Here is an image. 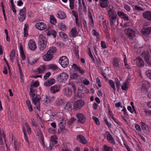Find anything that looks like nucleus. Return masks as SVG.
I'll return each instance as SVG.
<instances>
[{
  "instance_id": "f8f14e48",
  "label": "nucleus",
  "mask_w": 151,
  "mask_h": 151,
  "mask_svg": "<svg viewBox=\"0 0 151 151\" xmlns=\"http://www.w3.org/2000/svg\"><path fill=\"white\" fill-rule=\"evenodd\" d=\"M64 94L67 97H70L72 95V91L71 89L67 87L65 88L63 90Z\"/></svg>"
},
{
  "instance_id": "4d7b16f0",
  "label": "nucleus",
  "mask_w": 151,
  "mask_h": 151,
  "mask_svg": "<svg viewBox=\"0 0 151 151\" xmlns=\"http://www.w3.org/2000/svg\"><path fill=\"white\" fill-rule=\"evenodd\" d=\"M104 121L105 122V123L108 126V127H109V128L111 127V124L109 123L107 121V120L106 118V117H104Z\"/></svg>"
},
{
  "instance_id": "72a5a7b5",
  "label": "nucleus",
  "mask_w": 151,
  "mask_h": 151,
  "mask_svg": "<svg viewBox=\"0 0 151 151\" xmlns=\"http://www.w3.org/2000/svg\"><path fill=\"white\" fill-rule=\"evenodd\" d=\"M29 95L31 97L33 98L35 96V90L32 88H30V89Z\"/></svg>"
},
{
  "instance_id": "09e8293b",
  "label": "nucleus",
  "mask_w": 151,
  "mask_h": 151,
  "mask_svg": "<svg viewBox=\"0 0 151 151\" xmlns=\"http://www.w3.org/2000/svg\"><path fill=\"white\" fill-rule=\"evenodd\" d=\"M115 80L116 81V88L118 90H119V86H120L119 81L118 78H116Z\"/></svg>"
},
{
  "instance_id": "473e14b6",
  "label": "nucleus",
  "mask_w": 151,
  "mask_h": 151,
  "mask_svg": "<svg viewBox=\"0 0 151 151\" xmlns=\"http://www.w3.org/2000/svg\"><path fill=\"white\" fill-rule=\"evenodd\" d=\"M109 83L110 86H111V88L113 89V91L115 92L116 90V88L115 87L114 83L113 81L111 80H109Z\"/></svg>"
},
{
  "instance_id": "680f3d73",
  "label": "nucleus",
  "mask_w": 151,
  "mask_h": 151,
  "mask_svg": "<svg viewBox=\"0 0 151 151\" xmlns=\"http://www.w3.org/2000/svg\"><path fill=\"white\" fill-rule=\"evenodd\" d=\"M51 75V73L50 72L47 73L44 76V79L45 80H46Z\"/></svg>"
},
{
  "instance_id": "4be33fe9",
  "label": "nucleus",
  "mask_w": 151,
  "mask_h": 151,
  "mask_svg": "<svg viewBox=\"0 0 151 151\" xmlns=\"http://www.w3.org/2000/svg\"><path fill=\"white\" fill-rule=\"evenodd\" d=\"M46 100L45 101V104L50 103L54 101L55 97L54 96H46Z\"/></svg>"
},
{
  "instance_id": "69168bd1",
  "label": "nucleus",
  "mask_w": 151,
  "mask_h": 151,
  "mask_svg": "<svg viewBox=\"0 0 151 151\" xmlns=\"http://www.w3.org/2000/svg\"><path fill=\"white\" fill-rule=\"evenodd\" d=\"M74 52L76 58H78L79 57L78 49L77 48H76Z\"/></svg>"
},
{
  "instance_id": "603ef678",
  "label": "nucleus",
  "mask_w": 151,
  "mask_h": 151,
  "mask_svg": "<svg viewBox=\"0 0 151 151\" xmlns=\"http://www.w3.org/2000/svg\"><path fill=\"white\" fill-rule=\"evenodd\" d=\"M124 14L123 12L121 11H118L117 12L118 15L121 18L124 16Z\"/></svg>"
},
{
  "instance_id": "6e6d98bb",
  "label": "nucleus",
  "mask_w": 151,
  "mask_h": 151,
  "mask_svg": "<svg viewBox=\"0 0 151 151\" xmlns=\"http://www.w3.org/2000/svg\"><path fill=\"white\" fill-rule=\"evenodd\" d=\"M127 85L123 84V85L122 86V89L123 90L127 91L128 90V87Z\"/></svg>"
},
{
  "instance_id": "20e7f679",
  "label": "nucleus",
  "mask_w": 151,
  "mask_h": 151,
  "mask_svg": "<svg viewBox=\"0 0 151 151\" xmlns=\"http://www.w3.org/2000/svg\"><path fill=\"white\" fill-rule=\"evenodd\" d=\"M59 63L64 68L67 67L69 64V60L65 56L61 57L59 60Z\"/></svg>"
},
{
  "instance_id": "aec40b11",
  "label": "nucleus",
  "mask_w": 151,
  "mask_h": 151,
  "mask_svg": "<svg viewBox=\"0 0 151 151\" xmlns=\"http://www.w3.org/2000/svg\"><path fill=\"white\" fill-rule=\"evenodd\" d=\"M78 32L75 28H73L70 32V36L75 37L78 36Z\"/></svg>"
},
{
  "instance_id": "37998d69",
  "label": "nucleus",
  "mask_w": 151,
  "mask_h": 151,
  "mask_svg": "<svg viewBox=\"0 0 151 151\" xmlns=\"http://www.w3.org/2000/svg\"><path fill=\"white\" fill-rule=\"evenodd\" d=\"M145 74L149 78L151 79V70L146 71Z\"/></svg>"
},
{
  "instance_id": "ddd939ff",
  "label": "nucleus",
  "mask_w": 151,
  "mask_h": 151,
  "mask_svg": "<svg viewBox=\"0 0 151 151\" xmlns=\"http://www.w3.org/2000/svg\"><path fill=\"white\" fill-rule=\"evenodd\" d=\"M60 85L59 84L55 85L52 86L50 88L51 92L52 93H55L58 92L60 88Z\"/></svg>"
},
{
  "instance_id": "79ce46f5",
  "label": "nucleus",
  "mask_w": 151,
  "mask_h": 151,
  "mask_svg": "<svg viewBox=\"0 0 151 151\" xmlns=\"http://www.w3.org/2000/svg\"><path fill=\"white\" fill-rule=\"evenodd\" d=\"M70 1V7L71 10L74 9V7L73 5L74 4V0H69Z\"/></svg>"
},
{
  "instance_id": "7ed1b4c3",
  "label": "nucleus",
  "mask_w": 151,
  "mask_h": 151,
  "mask_svg": "<svg viewBox=\"0 0 151 151\" xmlns=\"http://www.w3.org/2000/svg\"><path fill=\"white\" fill-rule=\"evenodd\" d=\"M85 104V103L83 101L79 99L74 102L73 109L76 111L79 110L82 108Z\"/></svg>"
},
{
  "instance_id": "0eeeda50",
  "label": "nucleus",
  "mask_w": 151,
  "mask_h": 151,
  "mask_svg": "<svg viewBox=\"0 0 151 151\" xmlns=\"http://www.w3.org/2000/svg\"><path fill=\"white\" fill-rule=\"evenodd\" d=\"M68 77V74L65 72H63L60 74L57 77V78L59 81L63 82V81L66 80Z\"/></svg>"
},
{
  "instance_id": "774afa93",
  "label": "nucleus",
  "mask_w": 151,
  "mask_h": 151,
  "mask_svg": "<svg viewBox=\"0 0 151 151\" xmlns=\"http://www.w3.org/2000/svg\"><path fill=\"white\" fill-rule=\"evenodd\" d=\"M63 103V101L61 99H59L56 101V104L58 105L62 104Z\"/></svg>"
},
{
  "instance_id": "bf43d9fd",
  "label": "nucleus",
  "mask_w": 151,
  "mask_h": 151,
  "mask_svg": "<svg viewBox=\"0 0 151 151\" xmlns=\"http://www.w3.org/2000/svg\"><path fill=\"white\" fill-rule=\"evenodd\" d=\"M73 15L75 17V19L78 18V14L77 12L74 11L73 10L72 12Z\"/></svg>"
},
{
  "instance_id": "cd10ccee",
  "label": "nucleus",
  "mask_w": 151,
  "mask_h": 151,
  "mask_svg": "<svg viewBox=\"0 0 151 151\" xmlns=\"http://www.w3.org/2000/svg\"><path fill=\"white\" fill-rule=\"evenodd\" d=\"M72 104L70 102H68L66 104L65 109L68 111H71L72 109Z\"/></svg>"
},
{
  "instance_id": "5fc2aeb1",
  "label": "nucleus",
  "mask_w": 151,
  "mask_h": 151,
  "mask_svg": "<svg viewBox=\"0 0 151 151\" xmlns=\"http://www.w3.org/2000/svg\"><path fill=\"white\" fill-rule=\"evenodd\" d=\"M134 9L135 10L139 11H143L144 10V9L137 5H136L134 6Z\"/></svg>"
},
{
  "instance_id": "5701e85b",
  "label": "nucleus",
  "mask_w": 151,
  "mask_h": 151,
  "mask_svg": "<svg viewBox=\"0 0 151 151\" xmlns=\"http://www.w3.org/2000/svg\"><path fill=\"white\" fill-rule=\"evenodd\" d=\"M107 138L109 141H111V143L114 145L115 144V142L114 138L113 137L111 134L109 133L107 134Z\"/></svg>"
},
{
  "instance_id": "58836bf2",
  "label": "nucleus",
  "mask_w": 151,
  "mask_h": 151,
  "mask_svg": "<svg viewBox=\"0 0 151 151\" xmlns=\"http://www.w3.org/2000/svg\"><path fill=\"white\" fill-rule=\"evenodd\" d=\"M51 141L52 142H54L55 144H56L58 143L57 141V138L56 136H52L51 137Z\"/></svg>"
},
{
  "instance_id": "4c0bfd02",
  "label": "nucleus",
  "mask_w": 151,
  "mask_h": 151,
  "mask_svg": "<svg viewBox=\"0 0 151 151\" xmlns=\"http://www.w3.org/2000/svg\"><path fill=\"white\" fill-rule=\"evenodd\" d=\"M50 22L53 24L56 23V20L53 16H50Z\"/></svg>"
},
{
  "instance_id": "13d9d810",
  "label": "nucleus",
  "mask_w": 151,
  "mask_h": 151,
  "mask_svg": "<svg viewBox=\"0 0 151 151\" xmlns=\"http://www.w3.org/2000/svg\"><path fill=\"white\" fill-rule=\"evenodd\" d=\"M44 85L46 86H50L51 85L50 82L48 80L46 81L44 83Z\"/></svg>"
},
{
  "instance_id": "c03bdc74",
  "label": "nucleus",
  "mask_w": 151,
  "mask_h": 151,
  "mask_svg": "<svg viewBox=\"0 0 151 151\" xmlns=\"http://www.w3.org/2000/svg\"><path fill=\"white\" fill-rule=\"evenodd\" d=\"M49 67L50 69H52L53 70H56L58 69V67L56 65L54 64L50 65Z\"/></svg>"
},
{
  "instance_id": "b1692460",
  "label": "nucleus",
  "mask_w": 151,
  "mask_h": 151,
  "mask_svg": "<svg viewBox=\"0 0 151 151\" xmlns=\"http://www.w3.org/2000/svg\"><path fill=\"white\" fill-rule=\"evenodd\" d=\"M40 97L39 95H36L35 97L32 98V101L33 103L35 104H36L37 103H39V101L40 100Z\"/></svg>"
},
{
  "instance_id": "0e129e2a",
  "label": "nucleus",
  "mask_w": 151,
  "mask_h": 151,
  "mask_svg": "<svg viewBox=\"0 0 151 151\" xmlns=\"http://www.w3.org/2000/svg\"><path fill=\"white\" fill-rule=\"evenodd\" d=\"M26 17L23 16H20L18 18L19 20L21 22H23L26 18Z\"/></svg>"
},
{
  "instance_id": "9b49d317",
  "label": "nucleus",
  "mask_w": 151,
  "mask_h": 151,
  "mask_svg": "<svg viewBox=\"0 0 151 151\" xmlns=\"http://www.w3.org/2000/svg\"><path fill=\"white\" fill-rule=\"evenodd\" d=\"M109 2L108 0H99V4L103 8H106L108 6Z\"/></svg>"
},
{
  "instance_id": "6e6552de",
  "label": "nucleus",
  "mask_w": 151,
  "mask_h": 151,
  "mask_svg": "<svg viewBox=\"0 0 151 151\" xmlns=\"http://www.w3.org/2000/svg\"><path fill=\"white\" fill-rule=\"evenodd\" d=\"M76 117L78 119L77 121L78 122H79L83 124L85 122L86 118L83 114L78 113L76 114Z\"/></svg>"
},
{
  "instance_id": "f704fd0d",
  "label": "nucleus",
  "mask_w": 151,
  "mask_h": 151,
  "mask_svg": "<svg viewBox=\"0 0 151 151\" xmlns=\"http://www.w3.org/2000/svg\"><path fill=\"white\" fill-rule=\"evenodd\" d=\"M20 146V143L14 141V148L15 150H19Z\"/></svg>"
},
{
  "instance_id": "39448f33",
  "label": "nucleus",
  "mask_w": 151,
  "mask_h": 151,
  "mask_svg": "<svg viewBox=\"0 0 151 151\" xmlns=\"http://www.w3.org/2000/svg\"><path fill=\"white\" fill-rule=\"evenodd\" d=\"M124 32L128 37L130 39H132L135 36V32L134 30L130 28H126L124 29Z\"/></svg>"
},
{
  "instance_id": "a19ab883",
  "label": "nucleus",
  "mask_w": 151,
  "mask_h": 151,
  "mask_svg": "<svg viewBox=\"0 0 151 151\" xmlns=\"http://www.w3.org/2000/svg\"><path fill=\"white\" fill-rule=\"evenodd\" d=\"M37 61V59H32L29 60V59H28V62L29 63L30 65H33L36 63Z\"/></svg>"
},
{
  "instance_id": "49530a36",
  "label": "nucleus",
  "mask_w": 151,
  "mask_h": 151,
  "mask_svg": "<svg viewBox=\"0 0 151 151\" xmlns=\"http://www.w3.org/2000/svg\"><path fill=\"white\" fill-rule=\"evenodd\" d=\"M12 9V10L13 12L14 13V14L16 15V10L15 9V6L14 5V4H11Z\"/></svg>"
},
{
  "instance_id": "ea45409f",
  "label": "nucleus",
  "mask_w": 151,
  "mask_h": 151,
  "mask_svg": "<svg viewBox=\"0 0 151 151\" xmlns=\"http://www.w3.org/2000/svg\"><path fill=\"white\" fill-rule=\"evenodd\" d=\"M103 151H113V149L111 147H109L105 145Z\"/></svg>"
},
{
  "instance_id": "f257e3e1",
  "label": "nucleus",
  "mask_w": 151,
  "mask_h": 151,
  "mask_svg": "<svg viewBox=\"0 0 151 151\" xmlns=\"http://www.w3.org/2000/svg\"><path fill=\"white\" fill-rule=\"evenodd\" d=\"M38 43L39 47L41 50H43L47 46L46 39L43 35H40L38 38Z\"/></svg>"
},
{
  "instance_id": "e433bc0d",
  "label": "nucleus",
  "mask_w": 151,
  "mask_h": 151,
  "mask_svg": "<svg viewBox=\"0 0 151 151\" xmlns=\"http://www.w3.org/2000/svg\"><path fill=\"white\" fill-rule=\"evenodd\" d=\"M76 119L74 117H72L67 122V124L69 125V126L71 125L73 122L76 120Z\"/></svg>"
},
{
  "instance_id": "dca6fc26",
  "label": "nucleus",
  "mask_w": 151,
  "mask_h": 151,
  "mask_svg": "<svg viewBox=\"0 0 151 151\" xmlns=\"http://www.w3.org/2000/svg\"><path fill=\"white\" fill-rule=\"evenodd\" d=\"M28 46L30 49L32 50H35L37 48V46L35 42L32 40H30L29 41Z\"/></svg>"
},
{
  "instance_id": "2f4dec72",
  "label": "nucleus",
  "mask_w": 151,
  "mask_h": 151,
  "mask_svg": "<svg viewBox=\"0 0 151 151\" xmlns=\"http://www.w3.org/2000/svg\"><path fill=\"white\" fill-rule=\"evenodd\" d=\"M26 10L25 7H24L20 10L19 14L20 16H23L26 17Z\"/></svg>"
},
{
  "instance_id": "de8ad7c7",
  "label": "nucleus",
  "mask_w": 151,
  "mask_h": 151,
  "mask_svg": "<svg viewBox=\"0 0 151 151\" xmlns=\"http://www.w3.org/2000/svg\"><path fill=\"white\" fill-rule=\"evenodd\" d=\"M10 57L13 58H15V51L14 49H13L10 54Z\"/></svg>"
},
{
  "instance_id": "6ab92c4d",
  "label": "nucleus",
  "mask_w": 151,
  "mask_h": 151,
  "mask_svg": "<svg viewBox=\"0 0 151 151\" xmlns=\"http://www.w3.org/2000/svg\"><path fill=\"white\" fill-rule=\"evenodd\" d=\"M57 35L56 31L54 30L50 29L49 30L47 33V35L49 36H50L53 38L56 37Z\"/></svg>"
},
{
  "instance_id": "423d86ee",
  "label": "nucleus",
  "mask_w": 151,
  "mask_h": 151,
  "mask_svg": "<svg viewBox=\"0 0 151 151\" xmlns=\"http://www.w3.org/2000/svg\"><path fill=\"white\" fill-rule=\"evenodd\" d=\"M142 55L144 58L146 62L148 65L151 64V61L150 60V58L149 52L148 51H144L142 53Z\"/></svg>"
},
{
  "instance_id": "8fccbe9b",
  "label": "nucleus",
  "mask_w": 151,
  "mask_h": 151,
  "mask_svg": "<svg viewBox=\"0 0 151 151\" xmlns=\"http://www.w3.org/2000/svg\"><path fill=\"white\" fill-rule=\"evenodd\" d=\"M93 119L94 120L96 124L97 125H99L100 124V122L99 120V119H98L97 118H96V117L94 116H93L92 117Z\"/></svg>"
},
{
  "instance_id": "052dcab7",
  "label": "nucleus",
  "mask_w": 151,
  "mask_h": 151,
  "mask_svg": "<svg viewBox=\"0 0 151 151\" xmlns=\"http://www.w3.org/2000/svg\"><path fill=\"white\" fill-rule=\"evenodd\" d=\"M123 16L121 18L123 19L124 21H127L129 20V17L125 13Z\"/></svg>"
},
{
  "instance_id": "c756f323",
  "label": "nucleus",
  "mask_w": 151,
  "mask_h": 151,
  "mask_svg": "<svg viewBox=\"0 0 151 151\" xmlns=\"http://www.w3.org/2000/svg\"><path fill=\"white\" fill-rule=\"evenodd\" d=\"M29 28L28 25L27 24H24V37H27L28 35V29Z\"/></svg>"
},
{
  "instance_id": "a878e982",
  "label": "nucleus",
  "mask_w": 151,
  "mask_h": 151,
  "mask_svg": "<svg viewBox=\"0 0 151 151\" xmlns=\"http://www.w3.org/2000/svg\"><path fill=\"white\" fill-rule=\"evenodd\" d=\"M66 121L64 119H62L60 122L59 124V127L60 129H64L65 128L66 125Z\"/></svg>"
},
{
  "instance_id": "412c9836",
  "label": "nucleus",
  "mask_w": 151,
  "mask_h": 151,
  "mask_svg": "<svg viewBox=\"0 0 151 151\" xmlns=\"http://www.w3.org/2000/svg\"><path fill=\"white\" fill-rule=\"evenodd\" d=\"M141 123L142 124V129L143 131L144 132L147 134L149 133V132L148 131V129L147 126L146 125L145 123L143 122H141Z\"/></svg>"
},
{
  "instance_id": "c9c22d12",
  "label": "nucleus",
  "mask_w": 151,
  "mask_h": 151,
  "mask_svg": "<svg viewBox=\"0 0 151 151\" xmlns=\"http://www.w3.org/2000/svg\"><path fill=\"white\" fill-rule=\"evenodd\" d=\"M58 27L60 29L63 31L65 30L66 29V25L62 23L59 24Z\"/></svg>"
},
{
  "instance_id": "4468645a",
  "label": "nucleus",
  "mask_w": 151,
  "mask_h": 151,
  "mask_svg": "<svg viewBox=\"0 0 151 151\" xmlns=\"http://www.w3.org/2000/svg\"><path fill=\"white\" fill-rule=\"evenodd\" d=\"M136 60V65L138 67H141L144 65V61L142 58L139 57Z\"/></svg>"
},
{
  "instance_id": "338daca9",
  "label": "nucleus",
  "mask_w": 151,
  "mask_h": 151,
  "mask_svg": "<svg viewBox=\"0 0 151 151\" xmlns=\"http://www.w3.org/2000/svg\"><path fill=\"white\" fill-rule=\"evenodd\" d=\"M31 124L33 126L36 127L37 126V124L35 122L34 119H31Z\"/></svg>"
},
{
  "instance_id": "f3484780",
  "label": "nucleus",
  "mask_w": 151,
  "mask_h": 151,
  "mask_svg": "<svg viewBox=\"0 0 151 151\" xmlns=\"http://www.w3.org/2000/svg\"><path fill=\"white\" fill-rule=\"evenodd\" d=\"M143 17L144 18L146 19L151 21V11H147L142 14Z\"/></svg>"
},
{
  "instance_id": "3c124183",
  "label": "nucleus",
  "mask_w": 151,
  "mask_h": 151,
  "mask_svg": "<svg viewBox=\"0 0 151 151\" xmlns=\"http://www.w3.org/2000/svg\"><path fill=\"white\" fill-rule=\"evenodd\" d=\"M79 66L75 63L73 64L72 65V68L75 71H77L78 68H79Z\"/></svg>"
},
{
  "instance_id": "1a4fd4ad",
  "label": "nucleus",
  "mask_w": 151,
  "mask_h": 151,
  "mask_svg": "<svg viewBox=\"0 0 151 151\" xmlns=\"http://www.w3.org/2000/svg\"><path fill=\"white\" fill-rule=\"evenodd\" d=\"M35 26L37 29L40 30H44L47 28L46 25L42 22L37 23L35 25Z\"/></svg>"
},
{
  "instance_id": "c85d7f7f",
  "label": "nucleus",
  "mask_w": 151,
  "mask_h": 151,
  "mask_svg": "<svg viewBox=\"0 0 151 151\" xmlns=\"http://www.w3.org/2000/svg\"><path fill=\"white\" fill-rule=\"evenodd\" d=\"M56 48L55 47H52L50 48V49L47 52V53L51 54L53 55L55 52L56 51Z\"/></svg>"
},
{
  "instance_id": "e2e57ef3",
  "label": "nucleus",
  "mask_w": 151,
  "mask_h": 151,
  "mask_svg": "<svg viewBox=\"0 0 151 151\" xmlns=\"http://www.w3.org/2000/svg\"><path fill=\"white\" fill-rule=\"evenodd\" d=\"M101 47L103 49H105L106 48V46L105 42L102 41L101 42Z\"/></svg>"
},
{
  "instance_id": "2eb2a0df",
  "label": "nucleus",
  "mask_w": 151,
  "mask_h": 151,
  "mask_svg": "<svg viewBox=\"0 0 151 151\" xmlns=\"http://www.w3.org/2000/svg\"><path fill=\"white\" fill-rule=\"evenodd\" d=\"M54 57L53 55H51L47 53L43 56V59L45 61H49L51 60Z\"/></svg>"
},
{
  "instance_id": "7c9ffc66",
  "label": "nucleus",
  "mask_w": 151,
  "mask_h": 151,
  "mask_svg": "<svg viewBox=\"0 0 151 151\" xmlns=\"http://www.w3.org/2000/svg\"><path fill=\"white\" fill-rule=\"evenodd\" d=\"M113 66L115 68H117L119 67V60L117 58H114V61L113 62Z\"/></svg>"
},
{
  "instance_id": "a18cd8bd",
  "label": "nucleus",
  "mask_w": 151,
  "mask_h": 151,
  "mask_svg": "<svg viewBox=\"0 0 151 151\" xmlns=\"http://www.w3.org/2000/svg\"><path fill=\"white\" fill-rule=\"evenodd\" d=\"M82 96V95L81 94V93L78 92L77 93V95H76V94H75L74 97V100H75L78 97L79 98H81Z\"/></svg>"
},
{
  "instance_id": "bb28decb",
  "label": "nucleus",
  "mask_w": 151,
  "mask_h": 151,
  "mask_svg": "<svg viewBox=\"0 0 151 151\" xmlns=\"http://www.w3.org/2000/svg\"><path fill=\"white\" fill-rule=\"evenodd\" d=\"M58 17L61 19H65L66 17V14L63 12H59L58 14Z\"/></svg>"
},
{
  "instance_id": "9d476101",
  "label": "nucleus",
  "mask_w": 151,
  "mask_h": 151,
  "mask_svg": "<svg viewBox=\"0 0 151 151\" xmlns=\"http://www.w3.org/2000/svg\"><path fill=\"white\" fill-rule=\"evenodd\" d=\"M76 139L80 142L83 144H86L87 142V141L82 134H79L77 135L76 137Z\"/></svg>"
},
{
  "instance_id": "864d4df0",
  "label": "nucleus",
  "mask_w": 151,
  "mask_h": 151,
  "mask_svg": "<svg viewBox=\"0 0 151 151\" xmlns=\"http://www.w3.org/2000/svg\"><path fill=\"white\" fill-rule=\"evenodd\" d=\"M77 71H78L80 73L82 74H84L85 73V71L83 70V69L79 67Z\"/></svg>"
},
{
  "instance_id": "393cba45",
  "label": "nucleus",
  "mask_w": 151,
  "mask_h": 151,
  "mask_svg": "<svg viewBox=\"0 0 151 151\" xmlns=\"http://www.w3.org/2000/svg\"><path fill=\"white\" fill-rule=\"evenodd\" d=\"M70 76V78L73 80H76L80 77L79 75L76 73H71Z\"/></svg>"
},
{
  "instance_id": "f03ea898",
  "label": "nucleus",
  "mask_w": 151,
  "mask_h": 151,
  "mask_svg": "<svg viewBox=\"0 0 151 151\" xmlns=\"http://www.w3.org/2000/svg\"><path fill=\"white\" fill-rule=\"evenodd\" d=\"M107 15L110 24L111 26H113L116 22L117 18L116 11H113V12L108 13Z\"/></svg>"
},
{
  "instance_id": "a211bd4d",
  "label": "nucleus",
  "mask_w": 151,
  "mask_h": 151,
  "mask_svg": "<svg viewBox=\"0 0 151 151\" xmlns=\"http://www.w3.org/2000/svg\"><path fill=\"white\" fill-rule=\"evenodd\" d=\"M151 32V27H148L146 28H143L141 30V32L144 35L147 36L149 35Z\"/></svg>"
}]
</instances>
